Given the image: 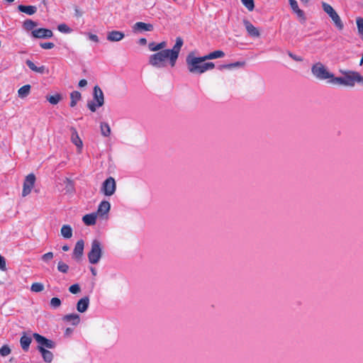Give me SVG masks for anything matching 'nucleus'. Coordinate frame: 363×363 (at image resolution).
<instances>
[{"label":"nucleus","mask_w":363,"mask_h":363,"mask_svg":"<svg viewBox=\"0 0 363 363\" xmlns=\"http://www.w3.org/2000/svg\"><path fill=\"white\" fill-rule=\"evenodd\" d=\"M32 339L31 337L23 335L20 340L21 347L23 351L27 352L29 349L30 345L31 343Z\"/></svg>","instance_id":"nucleus-23"},{"label":"nucleus","mask_w":363,"mask_h":363,"mask_svg":"<svg viewBox=\"0 0 363 363\" xmlns=\"http://www.w3.org/2000/svg\"><path fill=\"white\" fill-rule=\"evenodd\" d=\"M205 61L203 57H198L194 56L192 52L189 53L186 58L189 72L192 74H201L215 67L213 62H205Z\"/></svg>","instance_id":"nucleus-2"},{"label":"nucleus","mask_w":363,"mask_h":363,"mask_svg":"<svg viewBox=\"0 0 363 363\" xmlns=\"http://www.w3.org/2000/svg\"><path fill=\"white\" fill-rule=\"evenodd\" d=\"M50 306L54 308H57L61 306V301L60 298L54 297L50 300Z\"/></svg>","instance_id":"nucleus-42"},{"label":"nucleus","mask_w":363,"mask_h":363,"mask_svg":"<svg viewBox=\"0 0 363 363\" xmlns=\"http://www.w3.org/2000/svg\"><path fill=\"white\" fill-rule=\"evenodd\" d=\"M125 35L123 32L118 30H112L107 33V40L111 42H118L123 39Z\"/></svg>","instance_id":"nucleus-17"},{"label":"nucleus","mask_w":363,"mask_h":363,"mask_svg":"<svg viewBox=\"0 0 363 363\" xmlns=\"http://www.w3.org/2000/svg\"><path fill=\"white\" fill-rule=\"evenodd\" d=\"M33 336L38 344L37 347L38 351H40L41 349H53L55 347V342L54 341L47 339L38 333H33Z\"/></svg>","instance_id":"nucleus-7"},{"label":"nucleus","mask_w":363,"mask_h":363,"mask_svg":"<svg viewBox=\"0 0 363 363\" xmlns=\"http://www.w3.org/2000/svg\"><path fill=\"white\" fill-rule=\"evenodd\" d=\"M103 245L99 240H94L91 244L90 251L87 254L90 264H98L103 256Z\"/></svg>","instance_id":"nucleus-3"},{"label":"nucleus","mask_w":363,"mask_h":363,"mask_svg":"<svg viewBox=\"0 0 363 363\" xmlns=\"http://www.w3.org/2000/svg\"><path fill=\"white\" fill-rule=\"evenodd\" d=\"M6 1L9 2V3H12L14 1V0H6Z\"/></svg>","instance_id":"nucleus-59"},{"label":"nucleus","mask_w":363,"mask_h":363,"mask_svg":"<svg viewBox=\"0 0 363 363\" xmlns=\"http://www.w3.org/2000/svg\"><path fill=\"white\" fill-rule=\"evenodd\" d=\"M224 55H225V53L223 51L216 50L214 52H212L203 56V57L206 60H213V59L223 57Z\"/></svg>","instance_id":"nucleus-29"},{"label":"nucleus","mask_w":363,"mask_h":363,"mask_svg":"<svg viewBox=\"0 0 363 363\" xmlns=\"http://www.w3.org/2000/svg\"><path fill=\"white\" fill-rule=\"evenodd\" d=\"M183 45V40L178 37L172 49L163 50L151 55L148 59V63L157 69L164 68L169 64L172 67L176 65L181 48Z\"/></svg>","instance_id":"nucleus-1"},{"label":"nucleus","mask_w":363,"mask_h":363,"mask_svg":"<svg viewBox=\"0 0 363 363\" xmlns=\"http://www.w3.org/2000/svg\"><path fill=\"white\" fill-rule=\"evenodd\" d=\"M39 352L41 353L44 362L50 363L52 361L53 354L50 351L46 349H41Z\"/></svg>","instance_id":"nucleus-28"},{"label":"nucleus","mask_w":363,"mask_h":363,"mask_svg":"<svg viewBox=\"0 0 363 363\" xmlns=\"http://www.w3.org/2000/svg\"><path fill=\"white\" fill-rule=\"evenodd\" d=\"M28 67L33 72L44 74L48 73V69L45 66L37 67L31 60H27L26 62Z\"/></svg>","instance_id":"nucleus-19"},{"label":"nucleus","mask_w":363,"mask_h":363,"mask_svg":"<svg viewBox=\"0 0 363 363\" xmlns=\"http://www.w3.org/2000/svg\"><path fill=\"white\" fill-rule=\"evenodd\" d=\"M322 8L323 11L328 15L332 20L335 26L339 30H342L344 28V23L341 18L331 5L328 3L323 2Z\"/></svg>","instance_id":"nucleus-4"},{"label":"nucleus","mask_w":363,"mask_h":363,"mask_svg":"<svg viewBox=\"0 0 363 363\" xmlns=\"http://www.w3.org/2000/svg\"><path fill=\"white\" fill-rule=\"evenodd\" d=\"M63 182L64 184L65 185L66 192L69 194L72 193L74 190L73 182L68 178H65Z\"/></svg>","instance_id":"nucleus-31"},{"label":"nucleus","mask_w":363,"mask_h":363,"mask_svg":"<svg viewBox=\"0 0 363 363\" xmlns=\"http://www.w3.org/2000/svg\"><path fill=\"white\" fill-rule=\"evenodd\" d=\"M35 182V176L33 174H29L26 176L23 186L22 196L23 197L28 196L34 186Z\"/></svg>","instance_id":"nucleus-9"},{"label":"nucleus","mask_w":363,"mask_h":363,"mask_svg":"<svg viewBox=\"0 0 363 363\" xmlns=\"http://www.w3.org/2000/svg\"><path fill=\"white\" fill-rule=\"evenodd\" d=\"M289 2L294 13L300 9L296 0H289Z\"/></svg>","instance_id":"nucleus-45"},{"label":"nucleus","mask_w":363,"mask_h":363,"mask_svg":"<svg viewBox=\"0 0 363 363\" xmlns=\"http://www.w3.org/2000/svg\"><path fill=\"white\" fill-rule=\"evenodd\" d=\"M31 34L35 38H50L53 35L52 31L47 28H38L33 30Z\"/></svg>","instance_id":"nucleus-11"},{"label":"nucleus","mask_w":363,"mask_h":363,"mask_svg":"<svg viewBox=\"0 0 363 363\" xmlns=\"http://www.w3.org/2000/svg\"><path fill=\"white\" fill-rule=\"evenodd\" d=\"M240 65V62H235V63H233V64H230V65H223L222 67H224V68H231V67H238Z\"/></svg>","instance_id":"nucleus-52"},{"label":"nucleus","mask_w":363,"mask_h":363,"mask_svg":"<svg viewBox=\"0 0 363 363\" xmlns=\"http://www.w3.org/2000/svg\"><path fill=\"white\" fill-rule=\"evenodd\" d=\"M40 47L43 49H45V50H50V49H52L54 48L55 45L54 43H50V42H48V43H41L40 44Z\"/></svg>","instance_id":"nucleus-46"},{"label":"nucleus","mask_w":363,"mask_h":363,"mask_svg":"<svg viewBox=\"0 0 363 363\" xmlns=\"http://www.w3.org/2000/svg\"><path fill=\"white\" fill-rule=\"evenodd\" d=\"M81 98H82V95H81L80 92H79L77 91H72L70 94V99H71L70 106L74 107L77 105V102L81 99Z\"/></svg>","instance_id":"nucleus-27"},{"label":"nucleus","mask_w":363,"mask_h":363,"mask_svg":"<svg viewBox=\"0 0 363 363\" xmlns=\"http://www.w3.org/2000/svg\"><path fill=\"white\" fill-rule=\"evenodd\" d=\"M84 242L82 240H79L77 242L75 247L73 250V258L79 260L84 252Z\"/></svg>","instance_id":"nucleus-14"},{"label":"nucleus","mask_w":363,"mask_h":363,"mask_svg":"<svg viewBox=\"0 0 363 363\" xmlns=\"http://www.w3.org/2000/svg\"><path fill=\"white\" fill-rule=\"evenodd\" d=\"M0 269L5 271L6 269L5 258L0 255Z\"/></svg>","instance_id":"nucleus-48"},{"label":"nucleus","mask_w":363,"mask_h":363,"mask_svg":"<svg viewBox=\"0 0 363 363\" xmlns=\"http://www.w3.org/2000/svg\"><path fill=\"white\" fill-rule=\"evenodd\" d=\"M62 99V96L60 94H57L53 96H47V100L53 105L57 104L60 100Z\"/></svg>","instance_id":"nucleus-35"},{"label":"nucleus","mask_w":363,"mask_h":363,"mask_svg":"<svg viewBox=\"0 0 363 363\" xmlns=\"http://www.w3.org/2000/svg\"><path fill=\"white\" fill-rule=\"evenodd\" d=\"M81 291L80 286L78 284H73L69 286V291L73 294H77Z\"/></svg>","instance_id":"nucleus-43"},{"label":"nucleus","mask_w":363,"mask_h":363,"mask_svg":"<svg viewBox=\"0 0 363 363\" xmlns=\"http://www.w3.org/2000/svg\"><path fill=\"white\" fill-rule=\"evenodd\" d=\"M101 133L104 137H108L111 134V128L107 123L102 122L100 125Z\"/></svg>","instance_id":"nucleus-30"},{"label":"nucleus","mask_w":363,"mask_h":363,"mask_svg":"<svg viewBox=\"0 0 363 363\" xmlns=\"http://www.w3.org/2000/svg\"><path fill=\"white\" fill-rule=\"evenodd\" d=\"M87 106L92 112H95L96 108L100 107L97 106V103L94 101H89L87 103Z\"/></svg>","instance_id":"nucleus-44"},{"label":"nucleus","mask_w":363,"mask_h":363,"mask_svg":"<svg viewBox=\"0 0 363 363\" xmlns=\"http://www.w3.org/2000/svg\"><path fill=\"white\" fill-rule=\"evenodd\" d=\"M242 4L250 11H252L255 8L253 0H241Z\"/></svg>","instance_id":"nucleus-39"},{"label":"nucleus","mask_w":363,"mask_h":363,"mask_svg":"<svg viewBox=\"0 0 363 363\" xmlns=\"http://www.w3.org/2000/svg\"><path fill=\"white\" fill-rule=\"evenodd\" d=\"M31 86L29 84H26L21 87L18 90V96L21 99L27 97L30 93Z\"/></svg>","instance_id":"nucleus-26"},{"label":"nucleus","mask_w":363,"mask_h":363,"mask_svg":"<svg viewBox=\"0 0 363 363\" xmlns=\"http://www.w3.org/2000/svg\"><path fill=\"white\" fill-rule=\"evenodd\" d=\"M94 101L97 103L98 106H102L104 104V93L98 86H95L94 88Z\"/></svg>","instance_id":"nucleus-16"},{"label":"nucleus","mask_w":363,"mask_h":363,"mask_svg":"<svg viewBox=\"0 0 363 363\" xmlns=\"http://www.w3.org/2000/svg\"><path fill=\"white\" fill-rule=\"evenodd\" d=\"M167 47V43L163 41L160 43H156L155 42L150 43L148 44V48L152 52H160L161 50H165L164 48Z\"/></svg>","instance_id":"nucleus-20"},{"label":"nucleus","mask_w":363,"mask_h":363,"mask_svg":"<svg viewBox=\"0 0 363 363\" xmlns=\"http://www.w3.org/2000/svg\"><path fill=\"white\" fill-rule=\"evenodd\" d=\"M303 4H308L310 0H301Z\"/></svg>","instance_id":"nucleus-58"},{"label":"nucleus","mask_w":363,"mask_h":363,"mask_svg":"<svg viewBox=\"0 0 363 363\" xmlns=\"http://www.w3.org/2000/svg\"><path fill=\"white\" fill-rule=\"evenodd\" d=\"M44 289H45L44 285L40 282H35L30 286V290L33 292H35V293L41 292L44 290Z\"/></svg>","instance_id":"nucleus-34"},{"label":"nucleus","mask_w":363,"mask_h":363,"mask_svg":"<svg viewBox=\"0 0 363 363\" xmlns=\"http://www.w3.org/2000/svg\"><path fill=\"white\" fill-rule=\"evenodd\" d=\"M86 85H87V81H86V79H81V80L79 82V84H78V86H79L80 88L85 87Z\"/></svg>","instance_id":"nucleus-51"},{"label":"nucleus","mask_w":363,"mask_h":363,"mask_svg":"<svg viewBox=\"0 0 363 363\" xmlns=\"http://www.w3.org/2000/svg\"><path fill=\"white\" fill-rule=\"evenodd\" d=\"M356 24L357 28L358 34L363 40V18L357 17L356 18Z\"/></svg>","instance_id":"nucleus-32"},{"label":"nucleus","mask_w":363,"mask_h":363,"mask_svg":"<svg viewBox=\"0 0 363 363\" xmlns=\"http://www.w3.org/2000/svg\"><path fill=\"white\" fill-rule=\"evenodd\" d=\"M72 333V329H71V328H67V330H66V331H65V334H66V335H68L71 334Z\"/></svg>","instance_id":"nucleus-57"},{"label":"nucleus","mask_w":363,"mask_h":363,"mask_svg":"<svg viewBox=\"0 0 363 363\" xmlns=\"http://www.w3.org/2000/svg\"><path fill=\"white\" fill-rule=\"evenodd\" d=\"M311 72L319 80H328L333 77V73L321 62L315 63L311 67Z\"/></svg>","instance_id":"nucleus-5"},{"label":"nucleus","mask_w":363,"mask_h":363,"mask_svg":"<svg viewBox=\"0 0 363 363\" xmlns=\"http://www.w3.org/2000/svg\"><path fill=\"white\" fill-rule=\"evenodd\" d=\"M89 306V298L85 296L79 299L77 303V310L79 313H84L86 311Z\"/></svg>","instance_id":"nucleus-18"},{"label":"nucleus","mask_w":363,"mask_h":363,"mask_svg":"<svg viewBox=\"0 0 363 363\" xmlns=\"http://www.w3.org/2000/svg\"><path fill=\"white\" fill-rule=\"evenodd\" d=\"M57 270L62 273L65 274L69 270V266L66 263H65L62 261H60L57 263Z\"/></svg>","instance_id":"nucleus-38"},{"label":"nucleus","mask_w":363,"mask_h":363,"mask_svg":"<svg viewBox=\"0 0 363 363\" xmlns=\"http://www.w3.org/2000/svg\"><path fill=\"white\" fill-rule=\"evenodd\" d=\"M18 10L28 15H33L37 11V8L35 6H24L19 5Z\"/></svg>","instance_id":"nucleus-25"},{"label":"nucleus","mask_w":363,"mask_h":363,"mask_svg":"<svg viewBox=\"0 0 363 363\" xmlns=\"http://www.w3.org/2000/svg\"><path fill=\"white\" fill-rule=\"evenodd\" d=\"M328 82L336 84V85H342L344 86V77H335L333 74V77H330Z\"/></svg>","instance_id":"nucleus-33"},{"label":"nucleus","mask_w":363,"mask_h":363,"mask_svg":"<svg viewBox=\"0 0 363 363\" xmlns=\"http://www.w3.org/2000/svg\"><path fill=\"white\" fill-rule=\"evenodd\" d=\"M70 130L72 132L71 141L74 145H75L77 146V147L78 149V152H81L82 147H83L82 140L79 138L78 133L75 128L71 127Z\"/></svg>","instance_id":"nucleus-13"},{"label":"nucleus","mask_w":363,"mask_h":363,"mask_svg":"<svg viewBox=\"0 0 363 363\" xmlns=\"http://www.w3.org/2000/svg\"><path fill=\"white\" fill-rule=\"evenodd\" d=\"M116 189V184L115 179L112 177H109L102 184L101 191L107 196H112Z\"/></svg>","instance_id":"nucleus-8"},{"label":"nucleus","mask_w":363,"mask_h":363,"mask_svg":"<svg viewBox=\"0 0 363 363\" xmlns=\"http://www.w3.org/2000/svg\"><path fill=\"white\" fill-rule=\"evenodd\" d=\"M63 320L67 322H71L73 325H77L79 323L80 318L78 314L71 313L65 315L63 317Z\"/></svg>","instance_id":"nucleus-22"},{"label":"nucleus","mask_w":363,"mask_h":363,"mask_svg":"<svg viewBox=\"0 0 363 363\" xmlns=\"http://www.w3.org/2000/svg\"><path fill=\"white\" fill-rule=\"evenodd\" d=\"M11 353V349L8 345H4L0 348V354L6 357Z\"/></svg>","instance_id":"nucleus-40"},{"label":"nucleus","mask_w":363,"mask_h":363,"mask_svg":"<svg viewBox=\"0 0 363 363\" xmlns=\"http://www.w3.org/2000/svg\"><path fill=\"white\" fill-rule=\"evenodd\" d=\"M99 218L96 213L86 214L83 216L82 220L86 225H92L96 223V218Z\"/></svg>","instance_id":"nucleus-21"},{"label":"nucleus","mask_w":363,"mask_h":363,"mask_svg":"<svg viewBox=\"0 0 363 363\" xmlns=\"http://www.w3.org/2000/svg\"><path fill=\"white\" fill-rule=\"evenodd\" d=\"M54 255L52 252H47L41 257V259L45 263H48L52 259Z\"/></svg>","instance_id":"nucleus-41"},{"label":"nucleus","mask_w":363,"mask_h":363,"mask_svg":"<svg viewBox=\"0 0 363 363\" xmlns=\"http://www.w3.org/2000/svg\"><path fill=\"white\" fill-rule=\"evenodd\" d=\"M111 209V204L107 201H101L99 206L98 209L96 211V214L97 216L101 219H107L108 218V214Z\"/></svg>","instance_id":"nucleus-10"},{"label":"nucleus","mask_w":363,"mask_h":363,"mask_svg":"<svg viewBox=\"0 0 363 363\" xmlns=\"http://www.w3.org/2000/svg\"><path fill=\"white\" fill-rule=\"evenodd\" d=\"M153 30V26L150 23H146L143 22H137L133 27V30L135 33L143 32V31H152Z\"/></svg>","instance_id":"nucleus-15"},{"label":"nucleus","mask_w":363,"mask_h":363,"mask_svg":"<svg viewBox=\"0 0 363 363\" xmlns=\"http://www.w3.org/2000/svg\"><path fill=\"white\" fill-rule=\"evenodd\" d=\"M289 56L296 62H301L303 60L301 57L294 55L291 52H289Z\"/></svg>","instance_id":"nucleus-50"},{"label":"nucleus","mask_w":363,"mask_h":363,"mask_svg":"<svg viewBox=\"0 0 363 363\" xmlns=\"http://www.w3.org/2000/svg\"><path fill=\"white\" fill-rule=\"evenodd\" d=\"M243 24L250 36L252 38H259L260 36L258 28L254 26L248 20L244 19Z\"/></svg>","instance_id":"nucleus-12"},{"label":"nucleus","mask_w":363,"mask_h":363,"mask_svg":"<svg viewBox=\"0 0 363 363\" xmlns=\"http://www.w3.org/2000/svg\"><path fill=\"white\" fill-rule=\"evenodd\" d=\"M91 274L94 275V276H96V270L95 268L94 267H91Z\"/></svg>","instance_id":"nucleus-56"},{"label":"nucleus","mask_w":363,"mask_h":363,"mask_svg":"<svg viewBox=\"0 0 363 363\" xmlns=\"http://www.w3.org/2000/svg\"><path fill=\"white\" fill-rule=\"evenodd\" d=\"M62 250L65 252H67L69 250V247L68 245H64L62 247Z\"/></svg>","instance_id":"nucleus-55"},{"label":"nucleus","mask_w":363,"mask_h":363,"mask_svg":"<svg viewBox=\"0 0 363 363\" xmlns=\"http://www.w3.org/2000/svg\"><path fill=\"white\" fill-rule=\"evenodd\" d=\"M87 35H88L89 39L91 40V41H94L95 43L99 42V38L96 35L89 33L87 34Z\"/></svg>","instance_id":"nucleus-49"},{"label":"nucleus","mask_w":363,"mask_h":363,"mask_svg":"<svg viewBox=\"0 0 363 363\" xmlns=\"http://www.w3.org/2000/svg\"><path fill=\"white\" fill-rule=\"evenodd\" d=\"M23 26L24 29L27 30H31L37 26V23L32 20H26L23 22Z\"/></svg>","instance_id":"nucleus-36"},{"label":"nucleus","mask_w":363,"mask_h":363,"mask_svg":"<svg viewBox=\"0 0 363 363\" xmlns=\"http://www.w3.org/2000/svg\"><path fill=\"white\" fill-rule=\"evenodd\" d=\"M294 13L296 14L297 18H298L299 21L301 23H306V14H305V13H304V11L303 10L299 9L298 10L294 12Z\"/></svg>","instance_id":"nucleus-37"},{"label":"nucleus","mask_w":363,"mask_h":363,"mask_svg":"<svg viewBox=\"0 0 363 363\" xmlns=\"http://www.w3.org/2000/svg\"><path fill=\"white\" fill-rule=\"evenodd\" d=\"M57 28L60 32H62V33H69L70 31V29L69 28V27L66 24H64V23L59 25Z\"/></svg>","instance_id":"nucleus-47"},{"label":"nucleus","mask_w":363,"mask_h":363,"mask_svg":"<svg viewBox=\"0 0 363 363\" xmlns=\"http://www.w3.org/2000/svg\"><path fill=\"white\" fill-rule=\"evenodd\" d=\"M60 233L63 238L69 239L72 237V228L69 225H63L61 228Z\"/></svg>","instance_id":"nucleus-24"},{"label":"nucleus","mask_w":363,"mask_h":363,"mask_svg":"<svg viewBox=\"0 0 363 363\" xmlns=\"http://www.w3.org/2000/svg\"><path fill=\"white\" fill-rule=\"evenodd\" d=\"M344 76V86L352 87L355 83L363 84V76L357 72H345Z\"/></svg>","instance_id":"nucleus-6"},{"label":"nucleus","mask_w":363,"mask_h":363,"mask_svg":"<svg viewBox=\"0 0 363 363\" xmlns=\"http://www.w3.org/2000/svg\"><path fill=\"white\" fill-rule=\"evenodd\" d=\"M74 11H75V15L77 16L80 17L82 16V11L78 8H76Z\"/></svg>","instance_id":"nucleus-54"},{"label":"nucleus","mask_w":363,"mask_h":363,"mask_svg":"<svg viewBox=\"0 0 363 363\" xmlns=\"http://www.w3.org/2000/svg\"><path fill=\"white\" fill-rule=\"evenodd\" d=\"M138 43L141 45H145L147 43V40L145 38H140L138 40Z\"/></svg>","instance_id":"nucleus-53"}]
</instances>
